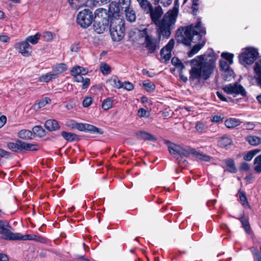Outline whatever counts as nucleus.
I'll list each match as a JSON object with an SVG mask.
<instances>
[{
    "instance_id": "obj_1",
    "label": "nucleus",
    "mask_w": 261,
    "mask_h": 261,
    "mask_svg": "<svg viewBox=\"0 0 261 261\" xmlns=\"http://www.w3.org/2000/svg\"><path fill=\"white\" fill-rule=\"evenodd\" d=\"M178 0H175L173 8L166 13L161 20L160 18L163 11L161 6L153 9L147 0H143L139 3L144 11L150 14L152 21L157 27L159 37L162 35L167 38L170 36L171 30L174 28L178 15Z\"/></svg>"
},
{
    "instance_id": "obj_2",
    "label": "nucleus",
    "mask_w": 261,
    "mask_h": 261,
    "mask_svg": "<svg viewBox=\"0 0 261 261\" xmlns=\"http://www.w3.org/2000/svg\"><path fill=\"white\" fill-rule=\"evenodd\" d=\"M216 58L210 55L197 56L190 61V79L192 81L207 80L215 67Z\"/></svg>"
},
{
    "instance_id": "obj_3",
    "label": "nucleus",
    "mask_w": 261,
    "mask_h": 261,
    "mask_svg": "<svg viewBox=\"0 0 261 261\" xmlns=\"http://www.w3.org/2000/svg\"><path fill=\"white\" fill-rule=\"evenodd\" d=\"M184 31V36L182 37L180 42L184 44L189 46L191 42L199 43L195 45L192 48L188 53L189 57H192L203 47L205 43V39H202L203 35L206 34V31L202 27L201 21H198L194 28L193 26L189 25L185 28L180 27V29Z\"/></svg>"
},
{
    "instance_id": "obj_4",
    "label": "nucleus",
    "mask_w": 261,
    "mask_h": 261,
    "mask_svg": "<svg viewBox=\"0 0 261 261\" xmlns=\"http://www.w3.org/2000/svg\"><path fill=\"white\" fill-rule=\"evenodd\" d=\"M125 27L123 19L110 20V31L113 41H120L124 36Z\"/></svg>"
},
{
    "instance_id": "obj_5",
    "label": "nucleus",
    "mask_w": 261,
    "mask_h": 261,
    "mask_svg": "<svg viewBox=\"0 0 261 261\" xmlns=\"http://www.w3.org/2000/svg\"><path fill=\"white\" fill-rule=\"evenodd\" d=\"M257 49L253 47H247L242 49L239 56L240 63L243 65L252 64L258 56Z\"/></svg>"
},
{
    "instance_id": "obj_6",
    "label": "nucleus",
    "mask_w": 261,
    "mask_h": 261,
    "mask_svg": "<svg viewBox=\"0 0 261 261\" xmlns=\"http://www.w3.org/2000/svg\"><path fill=\"white\" fill-rule=\"evenodd\" d=\"M7 146L10 150L16 152H21L23 150L33 151L39 148L37 144L26 143L18 139L15 142L8 143Z\"/></svg>"
},
{
    "instance_id": "obj_7",
    "label": "nucleus",
    "mask_w": 261,
    "mask_h": 261,
    "mask_svg": "<svg viewBox=\"0 0 261 261\" xmlns=\"http://www.w3.org/2000/svg\"><path fill=\"white\" fill-rule=\"evenodd\" d=\"M191 153H193L195 155V157L197 160L204 161L206 162L209 161L210 157L208 155L204 154L200 152L193 151V150L189 146L181 147L180 146V156L183 155L185 157H188ZM188 164V162L186 160H182L180 157V168H184Z\"/></svg>"
},
{
    "instance_id": "obj_8",
    "label": "nucleus",
    "mask_w": 261,
    "mask_h": 261,
    "mask_svg": "<svg viewBox=\"0 0 261 261\" xmlns=\"http://www.w3.org/2000/svg\"><path fill=\"white\" fill-rule=\"evenodd\" d=\"M93 16L92 12L88 9L80 11L77 16V21L82 27L86 28L92 22Z\"/></svg>"
},
{
    "instance_id": "obj_9",
    "label": "nucleus",
    "mask_w": 261,
    "mask_h": 261,
    "mask_svg": "<svg viewBox=\"0 0 261 261\" xmlns=\"http://www.w3.org/2000/svg\"><path fill=\"white\" fill-rule=\"evenodd\" d=\"M222 89L228 94H240L243 96L246 95V92L244 88L236 82L224 86Z\"/></svg>"
},
{
    "instance_id": "obj_10",
    "label": "nucleus",
    "mask_w": 261,
    "mask_h": 261,
    "mask_svg": "<svg viewBox=\"0 0 261 261\" xmlns=\"http://www.w3.org/2000/svg\"><path fill=\"white\" fill-rule=\"evenodd\" d=\"M109 19L106 17H96L93 27L94 30L98 34H102L109 28Z\"/></svg>"
},
{
    "instance_id": "obj_11",
    "label": "nucleus",
    "mask_w": 261,
    "mask_h": 261,
    "mask_svg": "<svg viewBox=\"0 0 261 261\" xmlns=\"http://www.w3.org/2000/svg\"><path fill=\"white\" fill-rule=\"evenodd\" d=\"M160 39H156L150 36L141 44L144 45L149 54H153L160 48Z\"/></svg>"
},
{
    "instance_id": "obj_12",
    "label": "nucleus",
    "mask_w": 261,
    "mask_h": 261,
    "mask_svg": "<svg viewBox=\"0 0 261 261\" xmlns=\"http://www.w3.org/2000/svg\"><path fill=\"white\" fill-rule=\"evenodd\" d=\"M174 45V40L171 39L168 43L161 50V57L162 59L165 60V62L169 61L171 58V51Z\"/></svg>"
},
{
    "instance_id": "obj_13",
    "label": "nucleus",
    "mask_w": 261,
    "mask_h": 261,
    "mask_svg": "<svg viewBox=\"0 0 261 261\" xmlns=\"http://www.w3.org/2000/svg\"><path fill=\"white\" fill-rule=\"evenodd\" d=\"M120 9L119 5L116 2H112L109 5L108 17L112 19H121L120 18Z\"/></svg>"
},
{
    "instance_id": "obj_14",
    "label": "nucleus",
    "mask_w": 261,
    "mask_h": 261,
    "mask_svg": "<svg viewBox=\"0 0 261 261\" xmlns=\"http://www.w3.org/2000/svg\"><path fill=\"white\" fill-rule=\"evenodd\" d=\"M10 226L9 224H5L4 222L0 220V234H2V238L6 240H10L12 232L9 229Z\"/></svg>"
},
{
    "instance_id": "obj_15",
    "label": "nucleus",
    "mask_w": 261,
    "mask_h": 261,
    "mask_svg": "<svg viewBox=\"0 0 261 261\" xmlns=\"http://www.w3.org/2000/svg\"><path fill=\"white\" fill-rule=\"evenodd\" d=\"M17 45L19 51L22 55L25 57L31 56L32 53V47L27 41H22L19 43Z\"/></svg>"
},
{
    "instance_id": "obj_16",
    "label": "nucleus",
    "mask_w": 261,
    "mask_h": 261,
    "mask_svg": "<svg viewBox=\"0 0 261 261\" xmlns=\"http://www.w3.org/2000/svg\"><path fill=\"white\" fill-rule=\"evenodd\" d=\"M229 65L226 61L221 60L219 62V65L221 69L223 71L222 76L224 80H228V77L226 75L228 72L230 76H232L234 72L232 70L230 69Z\"/></svg>"
},
{
    "instance_id": "obj_17",
    "label": "nucleus",
    "mask_w": 261,
    "mask_h": 261,
    "mask_svg": "<svg viewBox=\"0 0 261 261\" xmlns=\"http://www.w3.org/2000/svg\"><path fill=\"white\" fill-rule=\"evenodd\" d=\"M135 134L137 138L139 140L152 141L156 140V138L154 136L144 130L137 131L135 133Z\"/></svg>"
},
{
    "instance_id": "obj_18",
    "label": "nucleus",
    "mask_w": 261,
    "mask_h": 261,
    "mask_svg": "<svg viewBox=\"0 0 261 261\" xmlns=\"http://www.w3.org/2000/svg\"><path fill=\"white\" fill-rule=\"evenodd\" d=\"M44 126L50 132L56 131L60 128L58 122L55 119H49L46 121Z\"/></svg>"
},
{
    "instance_id": "obj_19",
    "label": "nucleus",
    "mask_w": 261,
    "mask_h": 261,
    "mask_svg": "<svg viewBox=\"0 0 261 261\" xmlns=\"http://www.w3.org/2000/svg\"><path fill=\"white\" fill-rule=\"evenodd\" d=\"M137 40L141 44L144 41H146L147 38L150 36L148 34V29L147 28L142 29H137Z\"/></svg>"
},
{
    "instance_id": "obj_20",
    "label": "nucleus",
    "mask_w": 261,
    "mask_h": 261,
    "mask_svg": "<svg viewBox=\"0 0 261 261\" xmlns=\"http://www.w3.org/2000/svg\"><path fill=\"white\" fill-rule=\"evenodd\" d=\"M168 148L170 154L177 160L179 157V146L170 143L168 145Z\"/></svg>"
},
{
    "instance_id": "obj_21",
    "label": "nucleus",
    "mask_w": 261,
    "mask_h": 261,
    "mask_svg": "<svg viewBox=\"0 0 261 261\" xmlns=\"http://www.w3.org/2000/svg\"><path fill=\"white\" fill-rule=\"evenodd\" d=\"M126 19L130 21L134 22L136 19V15L135 11L132 7L129 6L124 9Z\"/></svg>"
},
{
    "instance_id": "obj_22",
    "label": "nucleus",
    "mask_w": 261,
    "mask_h": 261,
    "mask_svg": "<svg viewBox=\"0 0 261 261\" xmlns=\"http://www.w3.org/2000/svg\"><path fill=\"white\" fill-rule=\"evenodd\" d=\"M36 240L33 236L30 234L22 235L19 233H12L10 240Z\"/></svg>"
},
{
    "instance_id": "obj_23",
    "label": "nucleus",
    "mask_w": 261,
    "mask_h": 261,
    "mask_svg": "<svg viewBox=\"0 0 261 261\" xmlns=\"http://www.w3.org/2000/svg\"><path fill=\"white\" fill-rule=\"evenodd\" d=\"M57 77V73H47L40 76L38 80L40 82L47 83L53 79H56Z\"/></svg>"
},
{
    "instance_id": "obj_24",
    "label": "nucleus",
    "mask_w": 261,
    "mask_h": 261,
    "mask_svg": "<svg viewBox=\"0 0 261 261\" xmlns=\"http://www.w3.org/2000/svg\"><path fill=\"white\" fill-rule=\"evenodd\" d=\"M33 134L32 132L28 129H22L18 133L19 138L23 140H30L32 139Z\"/></svg>"
},
{
    "instance_id": "obj_25",
    "label": "nucleus",
    "mask_w": 261,
    "mask_h": 261,
    "mask_svg": "<svg viewBox=\"0 0 261 261\" xmlns=\"http://www.w3.org/2000/svg\"><path fill=\"white\" fill-rule=\"evenodd\" d=\"M63 138L68 142H73L79 140L78 136L74 133L63 131L61 133Z\"/></svg>"
},
{
    "instance_id": "obj_26",
    "label": "nucleus",
    "mask_w": 261,
    "mask_h": 261,
    "mask_svg": "<svg viewBox=\"0 0 261 261\" xmlns=\"http://www.w3.org/2000/svg\"><path fill=\"white\" fill-rule=\"evenodd\" d=\"M240 123V120L235 118H230L225 121V126L229 128L235 127L239 125Z\"/></svg>"
},
{
    "instance_id": "obj_27",
    "label": "nucleus",
    "mask_w": 261,
    "mask_h": 261,
    "mask_svg": "<svg viewBox=\"0 0 261 261\" xmlns=\"http://www.w3.org/2000/svg\"><path fill=\"white\" fill-rule=\"evenodd\" d=\"M246 140L252 146H257L261 144V138L255 136H248L246 137Z\"/></svg>"
},
{
    "instance_id": "obj_28",
    "label": "nucleus",
    "mask_w": 261,
    "mask_h": 261,
    "mask_svg": "<svg viewBox=\"0 0 261 261\" xmlns=\"http://www.w3.org/2000/svg\"><path fill=\"white\" fill-rule=\"evenodd\" d=\"M225 163L227 166V170L231 173H236L237 169L235 166L234 162L233 159H228L225 160Z\"/></svg>"
},
{
    "instance_id": "obj_29",
    "label": "nucleus",
    "mask_w": 261,
    "mask_h": 261,
    "mask_svg": "<svg viewBox=\"0 0 261 261\" xmlns=\"http://www.w3.org/2000/svg\"><path fill=\"white\" fill-rule=\"evenodd\" d=\"M85 0H68L70 6L74 9L77 10L84 4Z\"/></svg>"
},
{
    "instance_id": "obj_30",
    "label": "nucleus",
    "mask_w": 261,
    "mask_h": 261,
    "mask_svg": "<svg viewBox=\"0 0 261 261\" xmlns=\"http://www.w3.org/2000/svg\"><path fill=\"white\" fill-rule=\"evenodd\" d=\"M33 134L37 136L42 137L45 135V130L40 126L36 125L33 129Z\"/></svg>"
},
{
    "instance_id": "obj_31",
    "label": "nucleus",
    "mask_w": 261,
    "mask_h": 261,
    "mask_svg": "<svg viewBox=\"0 0 261 261\" xmlns=\"http://www.w3.org/2000/svg\"><path fill=\"white\" fill-rule=\"evenodd\" d=\"M85 126V131H88L99 134H103V131L101 129H99L93 125L86 124Z\"/></svg>"
},
{
    "instance_id": "obj_32",
    "label": "nucleus",
    "mask_w": 261,
    "mask_h": 261,
    "mask_svg": "<svg viewBox=\"0 0 261 261\" xmlns=\"http://www.w3.org/2000/svg\"><path fill=\"white\" fill-rule=\"evenodd\" d=\"M232 142L231 139L227 136L222 137L219 140V144L222 147H227L231 145Z\"/></svg>"
},
{
    "instance_id": "obj_33",
    "label": "nucleus",
    "mask_w": 261,
    "mask_h": 261,
    "mask_svg": "<svg viewBox=\"0 0 261 261\" xmlns=\"http://www.w3.org/2000/svg\"><path fill=\"white\" fill-rule=\"evenodd\" d=\"M113 103V99L109 97L103 101L101 104V107L104 110H108L112 108Z\"/></svg>"
},
{
    "instance_id": "obj_34",
    "label": "nucleus",
    "mask_w": 261,
    "mask_h": 261,
    "mask_svg": "<svg viewBox=\"0 0 261 261\" xmlns=\"http://www.w3.org/2000/svg\"><path fill=\"white\" fill-rule=\"evenodd\" d=\"M254 170L257 173L261 172V154L256 156L254 160Z\"/></svg>"
},
{
    "instance_id": "obj_35",
    "label": "nucleus",
    "mask_w": 261,
    "mask_h": 261,
    "mask_svg": "<svg viewBox=\"0 0 261 261\" xmlns=\"http://www.w3.org/2000/svg\"><path fill=\"white\" fill-rule=\"evenodd\" d=\"M41 34L40 33H37L35 35L30 36L27 37L25 39V41H27L28 43L30 42L33 44H36L38 43Z\"/></svg>"
},
{
    "instance_id": "obj_36",
    "label": "nucleus",
    "mask_w": 261,
    "mask_h": 261,
    "mask_svg": "<svg viewBox=\"0 0 261 261\" xmlns=\"http://www.w3.org/2000/svg\"><path fill=\"white\" fill-rule=\"evenodd\" d=\"M240 221L246 232L248 234L250 233L251 228L248 220L244 217H242L240 218Z\"/></svg>"
},
{
    "instance_id": "obj_37",
    "label": "nucleus",
    "mask_w": 261,
    "mask_h": 261,
    "mask_svg": "<svg viewBox=\"0 0 261 261\" xmlns=\"http://www.w3.org/2000/svg\"><path fill=\"white\" fill-rule=\"evenodd\" d=\"M50 99L48 97H45L42 99L39 102L34 105L35 108L40 109L45 106L47 103L50 102Z\"/></svg>"
},
{
    "instance_id": "obj_38",
    "label": "nucleus",
    "mask_w": 261,
    "mask_h": 261,
    "mask_svg": "<svg viewBox=\"0 0 261 261\" xmlns=\"http://www.w3.org/2000/svg\"><path fill=\"white\" fill-rule=\"evenodd\" d=\"M67 69V66L65 64L61 63L57 65L54 69V73H57V76H58V74L59 73H61L65 71Z\"/></svg>"
},
{
    "instance_id": "obj_39",
    "label": "nucleus",
    "mask_w": 261,
    "mask_h": 261,
    "mask_svg": "<svg viewBox=\"0 0 261 261\" xmlns=\"http://www.w3.org/2000/svg\"><path fill=\"white\" fill-rule=\"evenodd\" d=\"M112 85L114 87L120 89L123 87V82H121L117 77L115 76L111 80Z\"/></svg>"
},
{
    "instance_id": "obj_40",
    "label": "nucleus",
    "mask_w": 261,
    "mask_h": 261,
    "mask_svg": "<svg viewBox=\"0 0 261 261\" xmlns=\"http://www.w3.org/2000/svg\"><path fill=\"white\" fill-rule=\"evenodd\" d=\"M100 70L103 74H108L111 71L110 66L105 63H102L100 65Z\"/></svg>"
},
{
    "instance_id": "obj_41",
    "label": "nucleus",
    "mask_w": 261,
    "mask_h": 261,
    "mask_svg": "<svg viewBox=\"0 0 261 261\" xmlns=\"http://www.w3.org/2000/svg\"><path fill=\"white\" fill-rule=\"evenodd\" d=\"M221 57L225 59L228 62L229 64L233 63V54L228 53H223L221 54Z\"/></svg>"
},
{
    "instance_id": "obj_42",
    "label": "nucleus",
    "mask_w": 261,
    "mask_h": 261,
    "mask_svg": "<svg viewBox=\"0 0 261 261\" xmlns=\"http://www.w3.org/2000/svg\"><path fill=\"white\" fill-rule=\"evenodd\" d=\"M54 36L55 35L53 34L51 32H45L43 33L42 37L45 41H50L53 39Z\"/></svg>"
},
{
    "instance_id": "obj_43",
    "label": "nucleus",
    "mask_w": 261,
    "mask_h": 261,
    "mask_svg": "<svg viewBox=\"0 0 261 261\" xmlns=\"http://www.w3.org/2000/svg\"><path fill=\"white\" fill-rule=\"evenodd\" d=\"M196 129L199 133H203L206 130V127L205 125L201 122H198L195 126Z\"/></svg>"
},
{
    "instance_id": "obj_44",
    "label": "nucleus",
    "mask_w": 261,
    "mask_h": 261,
    "mask_svg": "<svg viewBox=\"0 0 261 261\" xmlns=\"http://www.w3.org/2000/svg\"><path fill=\"white\" fill-rule=\"evenodd\" d=\"M239 198L244 206H245L246 205H248V202L244 193L242 192H239Z\"/></svg>"
},
{
    "instance_id": "obj_45",
    "label": "nucleus",
    "mask_w": 261,
    "mask_h": 261,
    "mask_svg": "<svg viewBox=\"0 0 261 261\" xmlns=\"http://www.w3.org/2000/svg\"><path fill=\"white\" fill-rule=\"evenodd\" d=\"M199 0H193L192 1V10L193 14L196 15L198 10V6L199 5Z\"/></svg>"
},
{
    "instance_id": "obj_46",
    "label": "nucleus",
    "mask_w": 261,
    "mask_h": 261,
    "mask_svg": "<svg viewBox=\"0 0 261 261\" xmlns=\"http://www.w3.org/2000/svg\"><path fill=\"white\" fill-rule=\"evenodd\" d=\"M143 86L146 88L147 91H152L155 89V85L152 83H143Z\"/></svg>"
},
{
    "instance_id": "obj_47",
    "label": "nucleus",
    "mask_w": 261,
    "mask_h": 261,
    "mask_svg": "<svg viewBox=\"0 0 261 261\" xmlns=\"http://www.w3.org/2000/svg\"><path fill=\"white\" fill-rule=\"evenodd\" d=\"M127 91H131L134 88V85L129 82H124L123 83V87Z\"/></svg>"
},
{
    "instance_id": "obj_48",
    "label": "nucleus",
    "mask_w": 261,
    "mask_h": 261,
    "mask_svg": "<svg viewBox=\"0 0 261 261\" xmlns=\"http://www.w3.org/2000/svg\"><path fill=\"white\" fill-rule=\"evenodd\" d=\"M119 5L121 6L122 9H125L130 5V0H119Z\"/></svg>"
},
{
    "instance_id": "obj_49",
    "label": "nucleus",
    "mask_w": 261,
    "mask_h": 261,
    "mask_svg": "<svg viewBox=\"0 0 261 261\" xmlns=\"http://www.w3.org/2000/svg\"><path fill=\"white\" fill-rule=\"evenodd\" d=\"M152 1H154V4H156L157 3H159L160 2L161 4H162L164 6L166 7L170 5L172 0H152Z\"/></svg>"
},
{
    "instance_id": "obj_50",
    "label": "nucleus",
    "mask_w": 261,
    "mask_h": 261,
    "mask_svg": "<svg viewBox=\"0 0 261 261\" xmlns=\"http://www.w3.org/2000/svg\"><path fill=\"white\" fill-rule=\"evenodd\" d=\"M71 74L72 75L81 74V67L77 66L72 68L71 70Z\"/></svg>"
},
{
    "instance_id": "obj_51",
    "label": "nucleus",
    "mask_w": 261,
    "mask_h": 261,
    "mask_svg": "<svg viewBox=\"0 0 261 261\" xmlns=\"http://www.w3.org/2000/svg\"><path fill=\"white\" fill-rule=\"evenodd\" d=\"M92 103V98L90 97H87L84 99L83 101V105L84 107H88Z\"/></svg>"
},
{
    "instance_id": "obj_52",
    "label": "nucleus",
    "mask_w": 261,
    "mask_h": 261,
    "mask_svg": "<svg viewBox=\"0 0 261 261\" xmlns=\"http://www.w3.org/2000/svg\"><path fill=\"white\" fill-rule=\"evenodd\" d=\"M255 79L257 82V85L261 88V72H255Z\"/></svg>"
},
{
    "instance_id": "obj_53",
    "label": "nucleus",
    "mask_w": 261,
    "mask_h": 261,
    "mask_svg": "<svg viewBox=\"0 0 261 261\" xmlns=\"http://www.w3.org/2000/svg\"><path fill=\"white\" fill-rule=\"evenodd\" d=\"M254 70L255 72H261V58L255 63Z\"/></svg>"
},
{
    "instance_id": "obj_54",
    "label": "nucleus",
    "mask_w": 261,
    "mask_h": 261,
    "mask_svg": "<svg viewBox=\"0 0 261 261\" xmlns=\"http://www.w3.org/2000/svg\"><path fill=\"white\" fill-rule=\"evenodd\" d=\"M148 112L143 108H140L138 110V115L140 117H147Z\"/></svg>"
},
{
    "instance_id": "obj_55",
    "label": "nucleus",
    "mask_w": 261,
    "mask_h": 261,
    "mask_svg": "<svg viewBox=\"0 0 261 261\" xmlns=\"http://www.w3.org/2000/svg\"><path fill=\"white\" fill-rule=\"evenodd\" d=\"M254 157L253 152L250 151H248L246 154L244 155V160L247 161H251Z\"/></svg>"
},
{
    "instance_id": "obj_56",
    "label": "nucleus",
    "mask_w": 261,
    "mask_h": 261,
    "mask_svg": "<svg viewBox=\"0 0 261 261\" xmlns=\"http://www.w3.org/2000/svg\"><path fill=\"white\" fill-rule=\"evenodd\" d=\"M251 251H252L254 257H255V258L257 260V261L261 260V256H260L258 251L256 249L252 248Z\"/></svg>"
},
{
    "instance_id": "obj_57",
    "label": "nucleus",
    "mask_w": 261,
    "mask_h": 261,
    "mask_svg": "<svg viewBox=\"0 0 261 261\" xmlns=\"http://www.w3.org/2000/svg\"><path fill=\"white\" fill-rule=\"evenodd\" d=\"M240 169L242 170L248 171L250 169V166L248 163L244 162L241 164Z\"/></svg>"
},
{
    "instance_id": "obj_58",
    "label": "nucleus",
    "mask_w": 261,
    "mask_h": 261,
    "mask_svg": "<svg viewBox=\"0 0 261 261\" xmlns=\"http://www.w3.org/2000/svg\"><path fill=\"white\" fill-rule=\"evenodd\" d=\"M83 85H82V88L83 89H85L87 88L90 84V79L88 78H86L83 80Z\"/></svg>"
},
{
    "instance_id": "obj_59",
    "label": "nucleus",
    "mask_w": 261,
    "mask_h": 261,
    "mask_svg": "<svg viewBox=\"0 0 261 261\" xmlns=\"http://www.w3.org/2000/svg\"><path fill=\"white\" fill-rule=\"evenodd\" d=\"M76 123L77 122L73 120H70L67 122L66 125L71 128L74 129L76 128Z\"/></svg>"
},
{
    "instance_id": "obj_60",
    "label": "nucleus",
    "mask_w": 261,
    "mask_h": 261,
    "mask_svg": "<svg viewBox=\"0 0 261 261\" xmlns=\"http://www.w3.org/2000/svg\"><path fill=\"white\" fill-rule=\"evenodd\" d=\"M223 118H222L221 116L219 115H215L212 118V121L216 123L219 122L222 120Z\"/></svg>"
},
{
    "instance_id": "obj_61",
    "label": "nucleus",
    "mask_w": 261,
    "mask_h": 261,
    "mask_svg": "<svg viewBox=\"0 0 261 261\" xmlns=\"http://www.w3.org/2000/svg\"><path fill=\"white\" fill-rule=\"evenodd\" d=\"M86 124L77 123L76 125V129L80 131H85Z\"/></svg>"
},
{
    "instance_id": "obj_62",
    "label": "nucleus",
    "mask_w": 261,
    "mask_h": 261,
    "mask_svg": "<svg viewBox=\"0 0 261 261\" xmlns=\"http://www.w3.org/2000/svg\"><path fill=\"white\" fill-rule=\"evenodd\" d=\"M10 155V153L4 149L0 148V156L8 158Z\"/></svg>"
},
{
    "instance_id": "obj_63",
    "label": "nucleus",
    "mask_w": 261,
    "mask_h": 261,
    "mask_svg": "<svg viewBox=\"0 0 261 261\" xmlns=\"http://www.w3.org/2000/svg\"><path fill=\"white\" fill-rule=\"evenodd\" d=\"M171 63L174 66L179 67V60L178 58L173 57L171 60Z\"/></svg>"
},
{
    "instance_id": "obj_64",
    "label": "nucleus",
    "mask_w": 261,
    "mask_h": 261,
    "mask_svg": "<svg viewBox=\"0 0 261 261\" xmlns=\"http://www.w3.org/2000/svg\"><path fill=\"white\" fill-rule=\"evenodd\" d=\"M171 72L175 75L177 76L179 74V67L175 66L174 68H170Z\"/></svg>"
}]
</instances>
